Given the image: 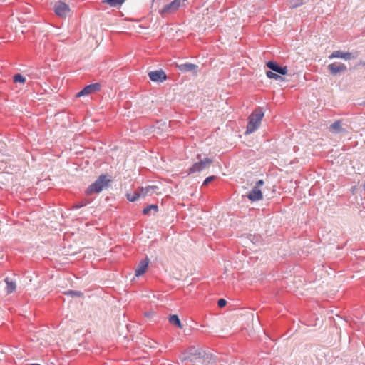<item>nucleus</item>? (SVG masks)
I'll return each mask as SVG.
<instances>
[{"mask_svg": "<svg viewBox=\"0 0 365 365\" xmlns=\"http://www.w3.org/2000/svg\"><path fill=\"white\" fill-rule=\"evenodd\" d=\"M187 4V0H173L166 4L159 9V14L163 17H168L175 14L181 7H185Z\"/></svg>", "mask_w": 365, "mask_h": 365, "instance_id": "1", "label": "nucleus"}, {"mask_svg": "<svg viewBox=\"0 0 365 365\" xmlns=\"http://www.w3.org/2000/svg\"><path fill=\"white\" fill-rule=\"evenodd\" d=\"M264 115V113L262 108H257L252 113L249 117V121L245 132L246 134L255 132L259 127Z\"/></svg>", "mask_w": 365, "mask_h": 365, "instance_id": "2", "label": "nucleus"}, {"mask_svg": "<svg viewBox=\"0 0 365 365\" xmlns=\"http://www.w3.org/2000/svg\"><path fill=\"white\" fill-rule=\"evenodd\" d=\"M110 180L106 178V176L102 175L92 183L86 190V195H91L93 193H98L103 190L104 187H108Z\"/></svg>", "mask_w": 365, "mask_h": 365, "instance_id": "3", "label": "nucleus"}, {"mask_svg": "<svg viewBox=\"0 0 365 365\" xmlns=\"http://www.w3.org/2000/svg\"><path fill=\"white\" fill-rule=\"evenodd\" d=\"M205 356V352L195 346L190 347L184 354L182 357V360H189L190 361H195L197 359H202Z\"/></svg>", "mask_w": 365, "mask_h": 365, "instance_id": "4", "label": "nucleus"}, {"mask_svg": "<svg viewBox=\"0 0 365 365\" xmlns=\"http://www.w3.org/2000/svg\"><path fill=\"white\" fill-rule=\"evenodd\" d=\"M264 185L262 180H258L252 190L247 195V197L251 201H258L262 199L263 195L260 190V187Z\"/></svg>", "mask_w": 365, "mask_h": 365, "instance_id": "5", "label": "nucleus"}, {"mask_svg": "<svg viewBox=\"0 0 365 365\" xmlns=\"http://www.w3.org/2000/svg\"><path fill=\"white\" fill-rule=\"evenodd\" d=\"M212 160L210 158H205L204 160H201L199 162L195 163L189 170V173H194L196 172H200L205 168H208Z\"/></svg>", "mask_w": 365, "mask_h": 365, "instance_id": "6", "label": "nucleus"}, {"mask_svg": "<svg viewBox=\"0 0 365 365\" xmlns=\"http://www.w3.org/2000/svg\"><path fill=\"white\" fill-rule=\"evenodd\" d=\"M54 11L57 16L66 17L70 12V8L66 3L58 1L54 5Z\"/></svg>", "mask_w": 365, "mask_h": 365, "instance_id": "7", "label": "nucleus"}, {"mask_svg": "<svg viewBox=\"0 0 365 365\" xmlns=\"http://www.w3.org/2000/svg\"><path fill=\"white\" fill-rule=\"evenodd\" d=\"M101 88V85L99 83H95L90 85L86 86L83 89H82L80 92L76 94L77 97H81L83 96H87L98 91Z\"/></svg>", "mask_w": 365, "mask_h": 365, "instance_id": "8", "label": "nucleus"}, {"mask_svg": "<svg viewBox=\"0 0 365 365\" xmlns=\"http://www.w3.org/2000/svg\"><path fill=\"white\" fill-rule=\"evenodd\" d=\"M356 56L350 52H344L341 51H335L329 56V59L342 58L346 61L356 58Z\"/></svg>", "mask_w": 365, "mask_h": 365, "instance_id": "9", "label": "nucleus"}, {"mask_svg": "<svg viewBox=\"0 0 365 365\" xmlns=\"http://www.w3.org/2000/svg\"><path fill=\"white\" fill-rule=\"evenodd\" d=\"M148 76L151 81L155 82H163L167 78L166 74L163 70L150 71L148 73Z\"/></svg>", "mask_w": 365, "mask_h": 365, "instance_id": "10", "label": "nucleus"}, {"mask_svg": "<svg viewBox=\"0 0 365 365\" xmlns=\"http://www.w3.org/2000/svg\"><path fill=\"white\" fill-rule=\"evenodd\" d=\"M328 69L333 75H336L340 72H344L347 70V67L342 63H333L328 66Z\"/></svg>", "mask_w": 365, "mask_h": 365, "instance_id": "11", "label": "nucleus"}, {"mask_svg": "<svg viewBox=\"0 0 365 365\" xmlns=\"http://www.w3.org/2000/svg\"><path fill=\"white\" fill-rule=\"evenodd\" d=\"M150 260L148 257L140 262L135 270V274L136 277H140L143 274L149 264Z\"/></svg>", "mask_w": 365, "mask_h": 365, "instance_id": "12", "label": "nucleus"}, {"mask_svg": "<svg viewBox=\"0 0 365 365\" xmlns=\"http://www.w3.org/2000/svg\"><path fill=\"white\" fill-rule=\"evenodd\" d=\"M267 66L270 68L272 71L278 73L282 75H285L287 73V68L286 66L282 67L279 66L277 63L274 61H269L267 63Z\"/></svg>", "mask_w": 365, "mask_h": 365, "instance_id": "13", "label": "nucleus"}, {"mask_svg": "<svg viewBox=\"0 0 365 365\" xmlns=\"http://www.w3.org/2000/svg\"><path fill=\"white\" fill-rule=\"evenodd\" d=\"M178 68L180 71L182 72H192L193 73H197L198 66L195 64L191 63H185L178 66Z\"/></svg>", "mask_w": 365, "mask_h": 365, "instance_id": "14", "label": "nucleus"}, {"mask_svg": "<svg viewBox=\"0 0 365 365\" xmlns=\"http://www.w3.org/2000/svg\"><path fill=\"white\" fill-rule=\"evenodd\" d=\"M142 195V197H145L147 195H152L154 193H156V190H158L157 186H147L145 187L139 188Z\"/></svg>", "mask_w": 365, "mask_h": 365, "instance_id": "15", "label": "nucleus"}, {"mask_svg": "<svg viewBox=\"0 0 365 365\" xmlns=\"http://www.w3.org/2000/svg\"><path fill=\"white\" fill-rule=\"evenodd\" d=\"M5 283L6 284V292L7 294L13 293L16 289V282L11 280L9 277L5 279Z\"/></svg>", "mask_w": 365, "mask_h": 365, "instance_id": "16", "label": "nucleus"}, {"mask_svg": "<svg viewBox=\"0 0 365 365\" xmlns=\"http://www.w3.org/2000/svg\"><path fill=\"white\" fill-rule=\"evenodd\" d=\"M125 0H105L103 1L104 3L108 4L110 7H115L118 8L120 7Z\"/></svg>", "mask_w": 365, "mask_h": 365, "instance_id": "17", "label": "nucleus"}, {"mask_svg": "<svg viewBox=\"0 0 365 365\" xmlns=\"http://www.w3.org/2000/svg\"><path fill=\"white\" fill-rule=\"evenodd\" d=\"M140 197H142L140 189L134 192L133 194H127V198L130 202H135Z\"/></svg>", "mask_w": 365, "mask_h": 365, "instance_id": "18", "label": "nucleus"}, {"mask_svg": "<svg viewBox=\"0 0 365 365\" xmlns=\"http://www.w3.org/2000/svg\"><path fill=\"white\" fill-rule=\"evenodd\" d=\"M153 210L154 213L157 212L158 210V207L156 205H150L145 207L143 210V213L144 215H150L151 211Z\"/></svg>", "mask_w": 365, "mask_h": 365, "instance_id": "19", "label": "nucleus"}, {"mask_svg": "<svg viewBox=\"0 0 365 365\" xmlns=\"http://www.w3.org/2000/svg\"><path fill=\"white\" fill-rule=\"evenodd\" d=\"M169 322L171 324L176 325L179 328H182V324L180 322V319L178 318V317L177 315L174 314V315L170 316L169 318Z\"/></svg>", "mask_w": 365, "mask_h": 365, "instance_id": "20", "label": "nucleus"}, {"mask_svg": "<svg viewBox=\"0 0 365 365\" xmlns=\"http://www.w3.org/2000/svg\"><path fill=\"white\" fill-rule=\"evenodd\" d=\"M330 128L334 133H341L342 131V128H341V122L340 121L334 122V123H332L331 125Z\"/></svg>", "mask_w": 365, "mask_h": 365, "instance_id": "21", "label": "nucleus"}, {"mask_svg": "<svg viewBox=\"0 0 365 365\" xmlns=\"http://www.w3.org/2000/svg\"><path fill=\"white\" fill-rule=\"evenodd\" d=\"M14 81L15 83H24L26 82V78L21 74L17 73L13 77Z\"/></svg>", "mask_w": 365, "mask_h": 365, "instance_id": "22", "label": "nucleus"}, {"mask_svg": "<svg viewBox=\"0 0 365 365\" xmlns=\"http://www.w3.org/2000/svg\"><path fill=\"white\" fill-rule=\"evenodd\" d=\"M303 4V0H289V5L290 8H296Z\"/></svg>", "mask_w": 365, "mask_h": 365, "instance_id": "23", "label": "nucleus"}, {"mask_svg": "<svg viewBox=\"0 0 365 365\" xmlns=\"http://www.w3.org/2000/svg\"><path fill=\"white\" fill-rule=\"evenodd\" d=\"M266 75L269 78H274L275 80H282L283 79V78L282 76H280L278 74L273 73L270 71H267Z\"/></svg>", "mask_w": 365, "mask_h": 365, "instance_id": "24", "label": "nucleus"}, {"mask_svg": "<svg viewBox=\"0 0 365 365\" xmlns=\"http://www.w3.org/2000/svg\"><path fill=\"white\" fill-rule=\"evenodd\" d=\"M66 294L71 295L72 297H81L83 295V293L79 291H75V290H69L66 292Z\"/></svg>", "mask_w": 365, "mask_h": 365, "instance_id": "25", "label": "nucleus"}, {"mask_svg": "<svg viewBox=\"0 0 365 365\" xmlns=\"http://www.w3.org/2000/svg\"><path fill=\"white\" fill-rule=\"evenodd\" d=\"M86 204H87L86 201H81V202L76 203L73 205V208H74V209H79V208L86 205Z\"/></svg>", "mask_w": 365, "mask_h": 365, "instance_id": "26", "label": "nucleus"}, {"mask_svg": "<svg viewBox=\"0 0 365 365\" xmlns=\"http://www.w3.org/2000/svg\"><path fill=\"white\" fill-rule=\"evenodd\" d=\"M226 304H227V302H226V300H225V299H219V300H218V302H217V305H218V307H220V308L224 307L226 305Z\"/></svg>", "mask_w": 365, "mask_h": 365, "instance_id": "27", "label": "nucleus"}, {"mask_svg": "<svg viewBox=\"0 0 365 365\" xmlns=\"http://www.w3.org/2000/svg\"><path fill=\"white\" fill-rule=\"evenodd\" d=\"M215 178V176L212 175V176H210L208 178H207L204 182H203V185H207L208 183H210V182H212L214 179Z\"/></svg>", "mask_w": 365, "mask_h": 365, "instance_id": "28", "label": "nucleus"}]
</instances>
